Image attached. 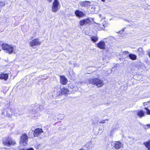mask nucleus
<instances>
[{
  "mask_svg": "<svg viewBox=\"0 0 150 150\" xmlns=\"http://www.w3.org/2000/svg\"><path fill=\"white\" fill-rule=\"evenodd\" d=\"M2 143L4 145L8 146H13L16 144V142L14 141L11 137L7 136L4 137L2 140Z\"/></svg>",
  "mask_w": 150,
  "mask_h": 150,
  "instance_id": "nucleus-1",
  "label": "nucleus"
},
{
  "mask_svg": "<svg viewBox=\"0 0 150 150\" xmlns=\"http://www.w3.org/2000/svg\"><path fill=\"white\" fill-rule=\"evenodd\" d=\"M2 48L9 54H13L14 52V48L13 45L6 43H4L1 45Z\"/></svg>",
  "mask_w": 150,
  "mask_h": 150,
  "instance_id": "nucleus-2",
  "label": "nucleus"
},
{
  "mask_svg": "<svg viewBox=\"0 0 150 150\" xmlns=\"http://www.w3.org/2000/svg\"><path fill=\"white\" fill-rule=\"evenodd\" d=\"M90 83L98 87H100L104 85L103 81L97 78H94L89 80Z\"/></svg>",
  "mask_w": 150,
  "mask_h": 150,
  "instance_id": "nucleus-3",
  "label": "nucleus"
},
{
  "mask_svg": "<svg viewBox=\"0 0 150 150\" xmlns=\"http://www.w3.org/2000/svg\"><path fill=\"white\" fill-rule=\"evenodd\" d=\"M28 137L27 134L24 133L22 134L20 137L19 144H22L23 146L28 144Z\"/></svg>",
  "mask_w": 150,
  "mask_h": 150,
  "instance_id": "nucleus-4",
  "label": "nucleus"
},
{
  "mask_svg": "<svg viewBox=\"0 0 150 150\" xmlns=\"http://www.w3.org/2000/svg\"><path fill=\"white\" fill-rule=\"evenodd\" d=\"M60 6L58 0H54L52 6V11L54 12L57 11L60 8Z\"/></svg>",
  "mask_w": 150,
  "mask_h": 150,
  "instance_id": "nucleus-5",
  "label": "nucleus"
},
{
  "mask_svg": "<svg viewBox=\"0 0 150 150\" xmlns=\"http://www.w3.org/2000/svg\"><path fill=\"white\" fill-rule=\"evenodd\" d=\"M41 42L39 38H35L30 42L29 44L31 47H33L35 46L40 45L41 44Z\"/></svg>",
  "mask_w": 150,
  "mask_h": 150,
  "instance_id": "nucleus-6",
  "label": "nucleus"
},
{
  "mask_svg": "<svg viewBox=\"0 0 150 150\" xmlns=\"http://www.w3.org/2000/svg\"><path fill=\"white\" fill-rule=\"evenodd\" d=\"M91 21L89 18H88L80 20L79 21V24L80 26H83L84 25H90L91 24Z\"/></svg>",
  "mask_w": 150,
  "mask_h": 150,
  "instance_id": "nucleus-7",
  "label": "nucleus"
},
{
  "mask_svg": "<svg viewBox=\"0 0 150 150\" xmlns=\"http://www.w3.org/2000/svg\"><path fill=\"white\" fill-rule=\"evenodd\" d=\"M70 93V91L68 88L67 87H63L62 88L60 89L59 91V93L58 95L59 96H62L64 95L65 96L69 94Z\"/></svg>",
  "mask_w": 150,
  "mask_h": 150,
  "instance_id": "nucleus-8",
  "label": "nucleus"
},
{
  "mask_svg": "<svg viewBox=\"0 0 150 150\" xmlns=\"http://www.w3.org/2000/svg\"><path fill=\"white\" fill-rule=\"evenodd\" d=\"M43 133V131L42 128H37L33 131V136L34 137H38Z\"/></svg>",
  "mask_w": 150,
  "mask_h": 150,
  "instance_id": "nucleus-9",
  "label": "nucleus"
},
{
  "mask_svg": "<svg viewBox=\"0 0 150 150\" xmlns=\"http://www.w3.org/2000/svg\"><path fill=\"white\" fill-rule=\"evenodd\" d=\"M75 15L79 17H82L86 16V14L83 12L79 10H76L74 12Z\"/></svg>",
  "mask_w": 150,
  "mask_h": 150,
  "instance_id": "nucleus-10",
  "label": "nucleus"
},
{
  "mask_svg": "<svg viewBox=\"0 0 150 150\" xmlns=\"http://www.w3.org/2000/svg\"><path fill=\"white\" fill-rule=\"evenodd\" d=\"M68 82L67 78L64 75L60 76V82L61 84L63 85H66Z\"/></svg>",
  "mask_w": 150,
  "mask_h": 150,
  "instance_id": "nucleus-11",
  "label": "nucleus"
},
{
  "mask_svg": "<svg viewBox=\"0 0 150 150\" xmlns=\"http://www.w3.org/2000/svg\"><path fill=\"white\" fill-rule=\"evenodd\" d=\"M114 147L116 149H118L122 148L123 146L122 143L119 141H116L114 143Z\"/></svg>",
  "mask_w": 150,
  "mask_h": 150,
  "instance_id": "nucleus-12",
  "label": "nucleus"
},
{
  "mask_svg": "<svg viewBox=\"0 0 150 150\" xmlns=\"http://www.w3.org/2000/svg\"><path fill=\"white\" fill-rule=\"evenodd\" d=\"M97 47L100 49H105V44L104 42L100 41L98 42L97 44Z\"/></svg>",
  "mask_w": 150,
  "mask_h": 150,
  "instance_id": "nucleus-13",
  "label": "nucleus"
},
{
  "mask_svg": "<svg viewBox=\"0 0 150 150\" xmlns=\"http://www.w3.org/2000/svg\"><path fill=\"white\" fill-rule=\"evenodd\" d=\"M8 77V74L7 73H1L0 74V79L6 80Z\"/></svg>",
  "mask_w": 150,
  "mask_h": 150,
  "instance_id": "nucleus-14",
  "label": "nucleus"
},
{
  "mask_svg": "<svg viewBox=\"0 0 150 150\" xmlns=\"http://www.w3.org/2000/svg\"><path fill=\"white\" fill-rule=\"evenodd\" d=\"M91 3V2L89 1H83L81 3V5L82 6L87 7L90 6V4Z\"/></svg>",
  "mask_w": 150,
  "mask_h": 150,
  "instance_id": "nucleus-15",
  "label": "nucleus"
},
{
  "mask_svg": "<svg viewBox=\"0 0 150 150\" xmlns=\"http://www.w3.org/2000/svg\"><path fill=\"white\" fill-rule=\"evenodd\" d=\"M137 52L139 56H142L144 54V51L142 48L139 47L137 50Z\"/></svg>",
  "mask_w": 150,
  "mask_h": 150,
  "instance_id": "nucleus-16",
  "label": "nucleus"
},
{
  "mask_svg": "<svg viewBox=\"0 0 150 150\" xmlns=\"http://www.w3.org/2000/svg\"><path fill=\"white\" fill-rule=\"evenodd\" d=\"M144 114L145 112L143 110H140L137 112V115L140 118H142L143 116L144 115Z\"/></svg>",
  "mask_w": 150,
  "mask_h": 150,
  "instance_id": "nucleus-17",
  "label": "nucleus"
},
{
  "mask_svg": "<svg viewBox=\"0 0 150 150\" xmlns=\"http://www.w3.org/2000/svg\"><path fill=\"white\" fill-rule=\"evenodd\" d=\"M129 58L132 60H134L137 59V56L134 54H130L128 55Z\"/></svg>",
  "mask_w": 150,
  "mask_h": 150,
  "instance_id": "nucleus-18",
  "label": "nucleus"
},
{
  "mask_svg": "<svg viewBox=\"0 0 150 150\" xmlns=\"http://www.w3.org/2000/svg\"><path fill=\"white\" fill-rule=\"evenodd\" d=\"M143 144L147 148L148 150H150V140L144 142Z\"/></svg>",
  "mask_w": 150,
  "mask_h": 150,
  "instance_id": "nucleus-19",
  "label": "nucleus"
},
{
  "mask_svg": "<svg viewBox=\"0 0 150 150\" xmlns=\"http://www.w3.org/2000/svg\"><path fill=\"white\" fill-rule=\"evenodd\" d=\"M90 39L91 40L94 42H96L98 40V38L97 36H92L90 37Z\"/></svg>",
  "mask_w": 150,
  "mask_h": 150,
  "instance_id": "nucleus-20",
  "label": "nucleus"
},
{
  "mask_svg": "<svg viewBox=\"0 0 150 150\" xmlns=\"http://www.w3.org/2000/svg\"><path fill=\"white\" fill-rule=\"evenodd\" d=\"M149 101L150 103V100ZM149 108L150 109V106L149 107ZM144 109L146 110V114L147 115H150V109L149 108V107H145L144 108Z\"/></svg>",
  "mask_w": 150,
  "mask_h": 150,
  "instance_id": "nucleus-21",
  "label": "nucleus"
},
{
  "mask_svg": "<svg viewBox=\"0 0 150 150\" xmlns=\"http://www.w3.org/2000/svg\"><path fill=\"white\" fill-rule=\"evenodd\" d=\"M5 4L3 1H0V7L5 6Z\"/></svg>",
  "mask_w": 150,
  "mask_h": 150,
  "instance_id": "nucleus-22",
  "label": "nucleus"
},
{
  "mask_svg": "<svg viewBox=\"0 0 150 150\" xmlns=\"http://www.w3.org/2000/svg\"><path fill=\"white\" fill-rule=\"evenodd\" d=\"M106 120H108L107 119H105L104 120H102L100 122V123H105V121Z\"/></svg>",
  "mask_w": 150,
  "mask_h": 150,
  "instance_id": "nucleus-23",
  "label": "nucleus"
},
{
  "mask_svg": "<svg viewBox=\"0 0 150 150\" xmlns=\"http://www.w3.org/2000/svg\"><path fill=\"white\" fill-rule=\"evenodd\" d=\"M25 150H34V149L32 148H30L26 149H25Z\"/></svg>",
  "mask_w": 150,
  "mask_h": 150,
  "instance_id": "nucleus-24",
  "label": "nucleus"
},
{
  "mask_svg": "<svg viewBox=\"0 0 150 150\" xmlns=\"http://www.w3.org/2000/svg\"><path fill=\"white\" fill-rule=\"evenodd\" d=\"M123 54H129V52L127 51H125L124 52Z\"/></svg>",
  "mask_w": 150,
  "mask_h": 150,
  "instance_id": "nucleus-25",
  "label": "nucleus"
},
{
  "mask_svg": "<svg viewBox=\"0 0 150 150\" xmlns=\"http://www.w3.org/2000/svg\"><path fill=\"white\" fill-rule=\"evenodd\" d=\"M146 126L148 127V128H150V124H147Z\"/></svg>",
  "mask_w": 150,
  "mask_h": 150,
  "instance_id": "nucleus-26",
  "label": "nucleus"
},
{
  "mask_svg": "<svg viewBox=\"0 0 150 150\" xmlns=\"http://www.w3.org/2000/svg\"><path fill=\"white\" fill-rule=\"evenodd\" d=\"M19 150H25V149L24 148H20Z\"/></svg>",
  "mask_w": 150,
  "mask_h": 150,
  "instance_id": "nucleus-27",
  "label": "nucleus"
},
{
  "mask_svg": "<svg viewBox=\"0 0 150 150\" xmlns=\"http://www.w3.org/2000/svg\"><path fill=\"white\" fill-rule=\"evenodd\" d=\"M53 0H47V1L49 2H51Z\"/></svg>",
  "mask_w": 150,
  "mask_h": 150,
  "instance_id": "nucleus-28",
  "label": "nucleus"
},
{
  "mask_svg": "<svg viewBox=\"0 0 150 150\" xmlns=\"http://www.w3.org/2000/svg\"><path fill=\"white\" fill-rule=\"evenodd\" d=\"M148 55L149 56L150 58V52L148 53Z\"/></svg>",
  "mask_w": 150,
  "mask_h": 150,
  "instance_id": "nucleus-29",
  "label": "nucleus"
},
{
  "mask_svg": "<svg viewBox=\"0 0 150 150\" xmlns=\"http://www.w3.org/2000/svg\"><path fill=\"white\" fill-rule=\"evenodd\" d=\"M122 31H124V28H122Z\"/></svg>",
  "mask_w": 150,
  "mask_h": 150,
  "instance_id": "nucleus-30",
  "label": "nucleus"
},
{
  "mask_svg": "<svg viewBox=\"0 0 150 150\" xmlns=\"http://www.w3.org/2000/svg\"><path fill=\"white\" fill-rule=\"evenodd\" d=\"M31 38H33V37H31Z\"/></svg>",
  "mask_w": 150,
  "mask_h": 150,
  "instance_id": "nucleus-31",
  "label": "nucleus"
}]
</instances>
